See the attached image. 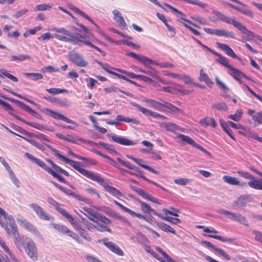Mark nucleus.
I'll list each match as a JSON object with an SVG mask.
<instances>
[{
    "mask_svg": "<svg viewBox=\"0 0 262 262\" xmlns=\"http://www.w3.org/2000/svg\"><path fill=\"white\" fill-rule=\"evenodd\" d=\"M77 25L81 27V30H79V31L83 32L85 33L83 36L79 33L70 32L64 28L54 27L52 28L51 30L58 33L62 34L64 35L58 34H54L51 35L50 33H45L38 37L37 39L39 40H47L51 38L54 37L59 40L71 42L72 44L76 45H80L81 43H83L85 45L98 50V48L97 47L93 45L90 41L85 40L86 37V34H88L89 32L88 28L81 24H77Z\"/></svg>",
    "mask_w": 262,
    "mask_h": 262,
    "instance_id": "nucleus-1",
    "label": "nucleus"
},
{
    "mask_svg": "<svg viewBox=\"0 0 262 262\" xmlns=\"http://www.w3.org/2000/svg\"><path fill=\"white\" fill-rule=\"evenodd\" d=\"M212 12L214 15L218 16L219 20H222L227 24L232 25L235 28H236L242 33L245 34L247 36L251 37L254 36V33L252 31L247 29V28L245 26L237 21L236 20L235 17L231 18L215 10H213Z\"/></svg>",
    "mask_w": 262,
    "mask_h": 262,
    "instance_id": "nucleus-2",
    "label": "nucleus"
},
{
    "mask_svg": "<svg viewBox=\"0 0 262 262\" xmlns=\"http://www.w3.org/2000/svg\"><path fill=\"white\" fill-rule=\"evenodd\" d=\"M48 202L51 205L54 206L58 213L66 218L75 228H77V227H78L77 222L75 221L72 215L68 213L64 209L60 208L59 207V204L57 202L51 198H48Z\"/></svg>",
    "mask_w": 262,
    "mask_h": 262,
    "instance_id": "nucleus-3",
    "label": "nucleus"
},
{
    "mask_svg": "<svg viewBox=\"0 0 262 262\" xmlns=\"http://www.w3.org/2000/svg\"><path fill=\"white\" fill-rule=\"evenodd\" d=\"M234 2L236 3L240 6H237L230 3H228L227 5L231 8L236 10V11H238L239 12L241 13L244 15L248 16L251 18H253L254 17L253 13L252 12L251 9L248 5L243 3L242 2L238 0H235V1H234Z\"/></svg>",
    "mask_w": 262,
    "mask_h": 262,
    "instance_id": "nucleus-4",
    "label": "nucleus"
},
{
    "mask_svg": "<svg viewBox=\"0 0 262 262\" xmlns=\"http://www.w3.org/2000/svg\"><path fill=\"white\" fill-rule=\"evenodd\" d=\"M24 249L28 255L33 261H36L37 260V248L35 244L32 240H29Z\"/></svg>",
    "mask_w": 262,
    "mask_h": 262,
    "instance_id": "nucleus-5",
    "label": "nucleus"
},
{
    "mask_svg": "<svg viewBox=\"0 0 262 262\" xmlns=\"http://www.w3.org/2000/svg\"><path fill=\"white\" fill-rule=\"evenodd\" d=\"M69 57L70 60L76 64L77 66L84 67L86 66L88 64V63L83 60L80 54L73 51L69 52Z\"/></svg>",
    "mask_w": 262,
    "mask_h": 262,
    "instance_id": "nucleus-6",
    "label": "nucleus"
},
{
    "mask_svg": "<svg viewBox=\"0 0 262 262\" xmlns=\"http://www.w3.org/2000/svg\"><path fill=\"white\" fill-rule=\"evenodd\" d=\"M99 185H101L104 188V190L108 192L112 195L119 198L122 195L121 192L117 189L110 186L107 181L101 179L99 177Z\"/></svg>",
    "mask_w": 262,
    "mask_h": 262,
    "instance_id": "nucleus-7",
    "label": "nucleus"
},
{
    "mask_svg": "<svg viewBox=\"0 0 262 262\" xmlns=\"http://www.w3.org/2000/svg\"><path fill=\"white\" fill-rule=\"evenodd\" d=\"M31 239L24 235H19L18 233L14 236V242L15 245L19 251H22L23 248L25 247L27 243Z\"/></svg>",
    "mask_w": 262,
    "mask_h": 262,
    "instance_id": "nucleus-8",
    "label": "nucleus"
},
{
    "mask_svg": "<svg viewBox=\"0 0 262 262\" xmlns=\"http://www.w3.org/2000/svg\"><path fill=\"white\" fill-rule=\"evenodd\" d=\"M107 136L108 137H111L113 142L120 144L121 145L129 146L134 145L136 144V142H134V141L129 140L123 137L118 136L116 135H111L110 134H107Z\"/></svg>",
    "mask_w": 262,
    "mask_h": 262,
    "instance_id": "nucleus-9",
    "label": "nucleus"
},
{
    "mask_svg": "<svg viewBox=\"0 0 262 262\" xmlns=\"http://www.w3.org/2000/svg\"><path fill=\"white\" fill-rule=\"evenodd\" d=\"M46 114L53 117V118L55 119H59V120H63L68 123H70V124H75V122L68 118V117L63 116V115L59 113H57V112H54L50 109H49V108H47L46 109Z\"/></svg>",
    "mask_w": 262,
    "mask_h": 262,
    "instance_id": "nucleus-10",
    "label": "nucleus"
},
{
    "mask_svg": "<svg viewBox=\"0 0 262 262\" xmlns=\"http://www.w3.org/2000/svg\"><path fill=\"white\" fill-rule=\"evenodd\" d=\"M112 221L105 216L99 215V231H108L111 232V228L109 226L111 224Z\"/></svg>",
    "mask_w": 262,
    "mask_h": 262,
    "instance_id": "nucleus-11",
    "label": "nucleus"
},
{
    "mask_svg": "<svg viewBox=\"0 0 262 262\" xmlns=\"http://www.w3.org/2000/svg\"><path fill=\"white\" fill-rule=\"evenodd\" d=\"M72 167L78 171L80 173L83 174L85 177L91 179L93 180L98 182V176H94L92 173L83 168V165H71Z\"/></svg>",
    "mask_w": 262,
    "mask_h": 262,
    "instance_id": "nucleus-12",
    "label": "nucleus"
},
{
    "mask_svg": "<svg viewBox=\"0 0 262 262\" xmlns=\"http://www.w3.org/2000/svg\"><path fill=\"white\" fill-rule=\"evenodd\" d=\"M216 45L218 48L224 51L228 56L239 61L241 60L240 58L235 54L233 50L228 45L219 42H216Z\"/></svg>",
    "mask_w": 262,
    "mask_h": 262,
    "instance_id": "nucleus-13",
    "label": "nucleus"
},
{
    "mask_svg": "<svg viewBox=\"0 0 262 262\" xmlns=\"http://www.w3.org/2000/svg\"><path fill=\"white\" fill-rule=\"evenodd\" d=\"M21 225L27 230L32 232L34 235L39 237H41L42 235L38 230L34 227V226L27 220H21L20 221Z\"/></svg>",
    "mask_w": 262,
    "mask_h": 262,
    "instance_id": "nucleus-14",
    "label": "nucleus"
},
{
    "mask_svg": "<svg viewBox=\"0 0 262 262\" xmlns=\"http://www.w3.org/2000/svg\"><path fill=\"white\" fill-rule=\"evenodd\" d=\"M113 14L114 15L113 19L116 22V23L123 29H126V24L124 21V18L123 17L122 14L117 10H114L113 11Z\"/></svg>",
    "mask_w": 262,
    "mask_h": 262,
    "instance_id": "nucleus-15",
    "label": "nucleus"
},
{
    "mask_svg": "<svg viewBox=\"0 0 262 262\" xmlns=\"http://www.w3.org/2000/svg\"><path fill=\"white\" fill-rule=\"evenodd\" d=\"M11 222L8 221H5V222H3V224L4 226H1L3 228L5 229L6 231L7 232V234H13L14 236H15L16 233H18L17 231V226L15 222V221L14 220V227L15 229L13 228V226H11L12 224H11Z\"/></svg>",
    "mask_w": 262,
    "mask_h": 262,
    "instance_id": "nucleus-16",
    "label": "nucleus"
},
{
    "mask_svg": "<svg viewBox=\"0 0 262 262\" xmlns=\"http://www.w3.org/2000/svg\"><path fill=\"white\" fill-rule=\"evenodd\" d=\"M143 101L146 103L149 106L159 111H163L165 106V104L150 99L145 98Z\"/></svg>",
    "mask_w": 262,
    "mask_h": 262,
    "instance_id": "nucleus-17",
    "label": "nucleus"
},
{
    "mask_svg": "<svg viewBox=\"0 0 262 262\" xmlns=\"http://www.w3.org/2000/svg\"><path fill=\"white\" fill-rule=\"evenodd\" d=\"M132 105L145 116H150L155 118H158V116H159V113L144 108L136 103H133Z\"/></svg>",
    "mask_w": 262,
    "mask_h": 262,
    "instance_id": "nucleus-18",
    "label": "nucleus"
},
{
    "mask_svg": "<svg viewBox=\"0 0 262 262\" xmlns=\"http://www.w3.org/2000/svg\"><path fill=\"white\" fill-rule=\"evenodd\" d=\"M126 55L138 60L139 61L144 64V65L145 66H146L147 62H148L150 64H152V62H154L152 60H151L148 58H147L146 57H145L143 55L137 54L133 52L127 53L126 54Z\"/></svg>",
    "mask_w": 262,
    "mask_h": 262,
    "instance_id": "nucleus-19",
    "label": "nucleus"
},
{
    "mask_svg": "<svg viewBox=\"0 0 262 262\" xmlns=\"http://www.w3.org/2000/svg\"><path fill=\"white\" fill-rule=\"evenodd\" d=\"M229 74L233 77L240 84L243 83L241 78L243 77L244 73L238 69L233 67V66L229 69Z\"/></svg>",
    "mask_w": 262,
    "mask_h": 262,
    "instance_id": "nucleus-20",
    "label": "nucleus"
},
{
    "mask_svg": "<svg viewBox=\"0 0 262 262\" xmlns=\"http://www.w3.org/2000/svg\"><path fill=\"white\" fill-rule=\"evenodd\" d=\"M156 250L158 252L160 253L161 255L160 257L159 258V260L161 262H176L170 258L169 255L163 251L161 248L157 247Z\"/></svg>",
    "mask_w": 262,
    "mask_h": 262,
    "instance_id": "nucleus-21",
    "label": "nucleus"
},
{
    "mask_svg": "<svg viewBox=\"0 0 262 262\" xmlns=\"http://www.w3.org/2000/svg\"><path fill=\"white\" fill-rule=\"evenodd\" d=\"M43 169L47 171L48 172L50 173L53 177L57 178L60 182L65 183V180L58 174L54 169L52 168L49 167L47 165H39Z\"/></svg>",
    "mask_w": 262,
    "mask_h": 262,
    "instance_id": "nucleus-22",
    "label": "nucleus"
},
{
    "mask_svg": "<svg viewBox=\"0 0 262 262\" xmlns=\"http://www.w3.org/2000/svg\"><path fill=\"white\" fill-rule=\"evenodd\" d=\"M53 155L61 162H64L66 163H72L73 164H80L79 162H75L72 160H70L69 158L61 155L58 150L56 149H52Z\"/></svg>",
    "mask_w": 262,
    "mask_h": 262,
    "instance_id": "nucleus-23",
    "label": "nucleus"
},
{
    "mask_svg": "<svg viewBox=\"0 0 262 262\" xmlns=\"http://www.w3.org/2000/svg\"><path fill=\"white\" fill-rule=\"evenodd\" d=\"M160 126L166 130L174 132L176 130H181V127L177 125L175 123L172 122H163L160 125Z\"/></svg>",
    "mask_w": 262,
    "mask_h": 262,
    "instance_id": "nucleus-24",
    "label": "nucleus"
},
{
    "mask_svg": "<svg viewBox=\"0 0 262 262\" xmlns=\"http://www.w3.org/2000/svg\"><path fill=\"white\" fill-rule=\"evenodd\" d=\"M84 210L85 212V214L92 221L98 223V214L97 212L95 211L91 208H85Z\"/></svg>",
    "mask_w": 262,
    "mask_h": 262,
    "instance_id": "nucleus-25",
    "label": "nucleus"
},
{
    "mask_svg": "<svg viewBox=\"0 0 262 262\" xmlns=\"http://www.w3.org/2000/svg\"><path fill=\"white\" fill-rule=\"evenodd\" d=\"M248 185L252 188L262 190V180L256 179L254 177L248 182Z\"/></svg>",
    "mask_w": 262,
    "mask_h": 262,
    "instance_id": "nucleus-26",
    "label": "nucleus"
},
{
    "mask_svg": "<svg viewBox=\"0 0 262 262\" xmlns=\"http://www.w3.org/2000/svg\"><path fill=\"white\" fill-rule=\"evenodd\" d=\"M163 73L164 75L169 76L173 78L181 79L184 80L186 82L190 81V78L185 75H181L174 73H171L167 71H163Z\"/></svg>",
    "mask_w": 262,
    "mask_h": 262,
    "instance_id": "nucleus-27",
    "label": "nucleus"
},
{
    "mask_svg": "<svg viewBox=\"0 0 262 262\" xmlns=\"http://www.w3.org/2000/svg\"><path fill=\"white\" fill-rule=\"evenodd\" d=\"M248 200L249 196L248 195H242L234 201V206L238 208L245 206Z\"/></svg>",
    "mask_w": 262,
    "mask_h": 262,
    "instance_id": "nucleus-28",
    "label": "nucleus"
},
{
    "mask_svg": "<svg viewBox=\"0 0 262 262\" xmlns=\"http://www.w3.org/2000/svg\"><path fill=\"white\" fill-rule=\"evenodd\" d=\"M216 35L219 37H225L226 38H234V33L232 31H227L223 29H216Z\"/></svg>",
    "mask_w": 262,
    "mask_h": 262,
    "instance_id": "nucleus-29",
    "label": "nucleus"
},
{
    "mask_svg": "<svg viewBox=\"0 0 262 262\" xmlns=\"http://www.w3.org/2000/svg\"><path fill=\"white\" fill-rule=\"evenodd\" d=\"M200 124L204 127L211 125L213 127L215 128L216 126V123L215 120L213 118L210 117H207L201 119L200 121Z\"/></svg>",
    "mask_w": 262,
    "mask_h": 262,
    "instance_id": "nucleus-30",
    "label": "nucleus"
},
{
    "mask_svg": "<svg viewBox=\"0 0 262 262\" xmlns=\"http://www.w3.org/2000/svg\"><path fill=\"white\" fill-rule=\"evenodd\" d=\"M146 67L149 68L151 70H143V69L138 67H135L134 68L136 69L138 71H140L142 73H143L145 74H147L148 75L151 76L154 78L158 79V76L157 75L156 72L153 70V69L151 67L148 66L147 65Z\"/></svg>",
    "mask_w": 262,
    "mask_h": 262,
    "instance_id": "nucleus-31",
    "label": "nucleus"
},
{
    "mask_svg": "<svg viewBox=\"0 0 262 262\" xmlns=\"http://www.w3.org/2000/svg\"><path fill=\"white\" fill-rule=\"evenodd\" d=\"M199 80L201 81L205 82V83L210 87H211V85L213 84V82L209 78L208 76L204 73L203 69H201L200 71Z\"/></svg>",
    "mask_w": 262,
    "mask_h": 262,
    "instance_id": "nucleus-32",
    "label": "nucleus"
},
{
    "mask_svg": "<svg viewBox=\"0 0 262 262\" xmlns=\"http://www.w3.org/2000/svg\"><path fill=\"white\" fill-rule=\"evenodd\" d=\"M116 120L117 122L124 121L127 123H132L133 124H138L140 121L135 118H130L129 117H125L122 115H117L116 117Z\"/></svg>",
    "mask_w": 262,
    "mask_h": 262,
    "instance_id": "nucleus-33",
    "label": "nucleus"
},
{
    "mask_svg": "<svg viewBox=\"0 0 262 262\" xmlns=\"http://www.w3.org/2000/svg\"><path fill=\"white\" fill-rule=\"evenodd\" d=\"M5 166L6 169L8 171L9 175L10 176L11 179L13 181L14 184L17 187L19 188V182L18 180L16 177L14 173L11 169L9 165H4Z\"/></svg>",
    "mask_w": 262,
    "mask_h": 262,
    "instance_id": "nucleus-34",
    "label": "nucleus"
},
{
    "mask_svg": "<svg viewBox=\"0 0 262 262\" xmlns=\"http://www.w3.org/2000/svg\"><path fill=\"white\" fill-rule=\"evenodd\" d=\"M157 227L165 232H169L170 233L175 234V230L171 227L170 226L163 222H159L157 223Z\"/></svg>",
    "mask_w": 262,
    "mask_h": 262,
    "instance_id": "nucleus-35",
    "label": "nucleus"
},
{
    "mask_svg": "<svg viewBox=\"0 0 262 262\" xmlns=\"http://www.w3.org/2000/svg\"><path fill=\"white\" fill-rule=\"evenodd\" d=\"M4 76L7 77L14 82L18 81V79L16 77L12 75L4 69H0V78H3Z\"/></svg>",
    "mask_w": 262,
    "mask_h": 262,
    "instance_id": "nucleus-36",
    "label": "nucleus"
},
{
    "mask_svg": "<svg viewBox=\"0 0 262 262\" xmlns=\"http://www.w3.org/2000/svg\"><path fill=\"white\" fill-rule=\"evenodd\" d=\"M4 76L7 77L14 82L18 81V79L16 77L12 75L4 69H0V78H3Z\"/></svg>",
    "mask_w": 262,
    "mask_h": 262,
    "instance_id": "nucleus-37",
    "label": "nucleus"
},
{
    "mask_svg": "<svg viewBox=\"0 0 262 262\" xmlns=\"http://www.w3.org/2000/svg\"><path fill=\"white\" fill-rule=\"evenodd\" d=\"M214 55L219 57L218 61L221 64L228 68L229 70L231 68L232 66L229 64L227 58L219 53H214Z\"/></svg>",
    "mask_w": 262,
    "mask_h": 262,
    "instance_id": "nucleus-38",
    "label": "nucleus"
},
{
    "mask_svg": "<svg viewBox=\"0 0 262 262\" xmlns=\"http://www.w3.org/2000/svg\"><path fill=\"white\" fill-rule=\"evenodd\" d=\"M223 179L224 181L230 185H239V181L235 178L229 176H225Z\"/></svg>",
    "mask_w": 262,
    "mask_h": 262,
    "instance_id": "nucleus-39",
    "label": "nucleus"
},
{
    "mask_svg": "<svg viewBox=\"0 0 262 262\" xmlns=\"http://www.w3.org/2000/svg\"><path fill=\"white\" fill-rule=\"evenodd\" d=\"M24 75L26 77L33 81H36L43 78L42 75L39 73H25Z\"/></svg>",
    "mask_w": 262,
    "mask_h": 262,
    "instance_id": "nucleus-40",
    "label": "nucleus"
},
{
    "mask_svg": "<svg viewBox=\"0 0 262 262\" xmlns=\"http://www.w3.org/2000/svg\"><path fill=\"white\" fill-rule=\"evenodd\" d=\"M52 226L55 230L61 232L63 234L71 233V231L67 227L63 225L53 223L52 224Z\"/></svg>",
    "mask_w": 262,
    "mask_h": 262,
    "instance_id": "nucleus-41",
    "label": "nucleus"
},
{
    "mask_svg": "<svg viewBox=\"0 0 262 262\" xmlns=\"http://www.w3.org/2000/svg\"><path fill=\"white\" fill-rule=\"evenodd\" d=\"M9 59L11 61H14L16 60H18L20 61H23L27 59H30V57L28 55L25 54H20L17 56L12 55L10 56Z\"/></svg>",
    "mask_w": 262,
    "mask_h": 262,
    "instance_id": "nucleus-42",
    "label": "nucleus"
},
{
    "mask_svg": "<svg viewBox=\"0 0 262 262\" xmlns=\"http://www.w3.org/2000/svg\"><path fill=\"white\" fill-rule=\"evenodd\" d=\"M178 138L182 141L186 142L188 144L192 145V146H194L195 144V141L189 136L183 134H179L178 136Z\"/></svg>",
    "mask_w": 262,
    "mask_h": 262,
    "instance_id": "nucleus-43",
    "label": "nucleus"
},
{
    "mask_svg": "<svg viewBox=\"0 0 262 262\" xmlns=\"http://www.w3.org/2000/svg\"><path fill=\"white\" fill-rule=\"evenodd\" d=\"M0 215L4 217L5 221H9L11 222V224H12L11 226H14L13 217L11 215H9L8 213H7L1 207H0ZM13 228L15 229L14 226H13Z\"/></svg>",
    "mask_w": 262,
    "mask_h": 262,
    "instance_id": "nucleus-44",
    "label": "nucleus"
},
{
    "mask_svg": "<svg viewBox=\"0 0 262 262\" xmlns=\"http://www.w3.org/2000/svg\"><path fill=\"white\" fill-rule=\"evenodd\" d=\"M114 203L118 206L123 211L127 212L129 215H130L132 217H135L136 215H137V213L135 211H133L132 210L128 208L127 207L123 206L117 201H115Z\"/></svg>",
    "mask_w": 262,
    "mask_h": 262,
    "instance_id": "nucleus-45",
    "label": "nucleus"
},
{
    "mask_svg": "<svg viewBox=\"0 0 262 262\" xmlns=\"http://www.w3.org/2000/svg\"><path fill=\"white\" fill-rule=\"evenodd\" d=\"M139 203L141 205V209L144 213H150L154 210L147 203L139 201Z\"/></svg>",
    "mask_w": 262,
    "mask_h": 262,
    "instance_id": "nucleus-46",
    "label": "nucleus"
},
{
    "mask_svg": "<svg viewBox=\"0 0 262 262\" xmlns=\"http://www.w3.org/2000/svg\"><path fill=\"white\" fill-rule=\"evenodd\" d=\"M211 107L213 109H216L219 111H227L228 110V107L225 102L214 103Z\"/></svg>",
    "mask_w": 262,
    "mask_h": 262,
    "instance_id": "nucleus-47",
    "label": "nucleus"
},
{
    "mask_svg": "<svg viewBox=\"0 0 262 262\" xmlns=\"http://www.w3.org/2000/svg\"><path fill=\"white\" fill-rule=\"evenodd\" d=\"M110 250L119 256H123L124 255L123 251L115 243H114Z\"/></svg>",
    "mask_w": 262,
    "mask_h": 262,
    "instance_id": "nucleus-48",
    "label": "nucleus"
},
{
    "mask_svg": "<svg viewBox=\"0 0 262 262\" xmlns=\"http://www.w3.org/2000/svg\"><path fill=\"white\" fill-rule=\"evenodd\" d=\"M40 219L43 220L50 221V220H52L53 217L48 214L46 211L42 208L39 213L37 214Z\"/></svg>",
    "mask_w": 262,
    "mask_h": 262,
    "instance_id": "nucleus-49",
    "label": "nucleus"
},
{
    "mask_svg": "<svg viewBox=\"0 0 262 262\" xmlns=\"http://www.w3.org/2000/svg\"><path fill=\"white\" fill-rule=\"evenodd\" d=\"M242 112L241 110H237L233 115H230L228 117L235 121H239L242 117Z\"/></svg>",
    "mask_w": 262,
    "mask_h": 262,
    "instance_id": "nucleus-50",
    "label": "nucleus"
},
{
    "mask_svg": "<svg viewBox=\"0 0 262 262\" xmlns=\"http://www.w3.org/2000/svg\"><path fill=\"white\" fill-rule=\"evenodd\" d=\"M205 236L220 240L223 242H231L232 239L228 237H223L220 235L207 234Z\"/></svg>",
    "mask_w": 262,
    "mask_h": 262,
    "instance_id": "nucleus-51",
    "label": "nucleus"
},
{
    "mask_svg": "<svg viewBox=\"0 0 262 262\" xmlns=\"http://www.w3.org/2000/svg\"><path fill=\"white\" fill-rule=\"evenodd\" d=\"M153 62L152 64H156L161 68H173L174 67L172 63L168 62L159 63L154 60H153Z\"/></svg>",
    "mask_w": 262,
    "mask_h": 262,
    "instance_id": "nucleus-52",
    "label": "nucleus"
},
{
    "mask_svg": "<svg viewBox=\"0 0 262 262\" xmlns=\"http://www.w3.org/2000/svg\"><path fill=\"white\" fill-rule=\"evenodd\" d=\"M215 80V82H216V84L220 88V89H221L223 91H224L225 92H227L229 91V88L227 86V85L225 83H224L223 82L220 81V80L218 77H216Z\"/></svg>",
    "mask_w": 262,
    "mask_h": 262,
    "instance_id": "nucleus-53",
    "label": "nucleus"
},
{
    "mask_svg": "<svg viewBox=\"0 0 262 262\" xmlns=\"http://www.w3.org/2000/svg\"><path fill=\"white\" fill-rule=\"evenodd\" d=\"M252 119L256 123V125L262 124V112L256 113L252 116Z\"/></svg>",
    "mask_w": 262,
    "mask_h": 262,
    "instance_id": "nucleus-54",
    "label": "nucleus"
},
{
    "mask_svg": "<svg viewBox=\"0 0 262 262\" xmlns=\"http://www.w3.org/2000/svg\"><path fill=\"white\" fill-rule=\"evenodd\" d=\"M104 91L106 92V93H111V92H120L127 96L129 95V93L128 92H124V91H123L122 90H121L120 89L115 87V86H111V87H110V88H105L104 89Z\"/></svg>",
    "mask_w": 262,
    "mask_h": 262,
    "instance_id": "nucleus-55",
    "label": "nucleus"
},
{
    "mask_svg": "<svg viewBox=\"0 0 262 262\" xmlns=\"http://www.w3.org/2000/svg\"><path fill=\"white\" fill-rule=\"evenodd\" d=\"M46 91L52 94L55 95L58 94L60 93H62L63 92H67V90L65 89H61L59 88H50L46 89Z\"/></svg>",
    "mask_w": 262,
    "mask_h": 262,
    "instance_id": "nucleus-56",
    "label": "nucleus"
},
{
    "mask_svg": "<svg viewBox=\"0 0 262 262\" xmlns=\"http://www.w3.org/2000/svg\"><path fill=\"white\" fill-rule=\"evenodd\" d=\"M214 250L218 254L224 257L226 259L230 260L231 259L230 256L222 249L215 247Z\"/></svg>",
    "mask_w": 262,
    "mask_h": 262,
    "instance_id": "nucleus-57",
    "label": "nucleus"
},
{
    "mask_svg": "<svg viewBox=\"0 0 262 262\" xmlns=\"http://www.w3.org/2000/svg\"><path fill=\"white\" fill-rule=\"evenodd\" d=\"M214 250L218 254L224 257L226 259L230 260L231 259L230 256L222 249L215 247Z\"/></svg>",
    "mask_w": 262,
    "mask_h": 262,
    "instance_id": "nucleus-58",
    "label": "nucleus"
},
{
    "mask_svg": "<svg viewBox=\"0 0 262 262\" xmlns=\"http://www.w3.org/2000/svg\"><path fill=\"white\" fill-rule=\"evenodd\" d=\"M162 220L170 222L173 224H178L181 223V221L178 218H174L170 216L162 217Z\"/></svg>",
    "mask_w": 262,
    "mask_h": 262,
    "instance_id": "nucleus-59",
    "label": "nucleus"
},
{
    "mask_svg": "<svg viewBox=\"0 0 262 262\" xmlns=\"http://www.w3.org/2000/svg\"><path fill=\"white\" fill-rule=\"evenodd\" d=\"M52 8L51 5L50 4H40L37 5L34 11H46L48 9H51Z\"/></svg>",
    "mask_w": 262,
    "mask_h": 262,
    "instance_id": "nucleus-60",
    "label": "nucleus"
},
{
    "mask_svg": "<svg viewBox=\"0 0 262 262\" xmlns=\"http://www.w3.org/2000/svg\"><path fill=\"white\" fill-rule=\"evenodd\" d=\"M174 182L176 184L181 185V186H184L186 185V184L189 183L191 182V180L185 179V178H180V179H175L174 180Z\"/></svg>",
    "mask_w": 262,
    "mask_h": 262,
    "instance_id": "nucleus-61",
    "label": "nucleus"
},
{
    "mask_svg": "<svg viewBox=\"0 0 262 262\" xmlns=\"http://www.w3.org/2000/svg\"><path fill=\"white\" fill-rule=\"evenodd\" d=\"M42 72H48V73H53L55 72H59V69L57 68H55L52 66H49L47 67H45L41 69V70Z\"/></svg>",
    "mask_w": 262,
    "mask_h": 262,
    "instance_id": "nucleus-62",
    "label": "nucleus"
},
{
    "mask_svg": "<svg viewBox=\"0 0 262 262\" xmlns=\"http://www.w3.org/2000/svg\"><path fill=\"white\" fill-rule=\"evenodd\" d=\"M19 106L20 108H21L24 111H26L27 112L30 113V114H34L36 112L33 110L30 106L26 105L23 102H19Z\"/></svg>",
    "mask_w": 262,
    "mask_h": 262,
    "instance_id": "nucleus-63",
    "label": "nucleus"
},
{
    "mask_svg": "<svg viewBox=\"0 0 262 262\" xmlns=\"http://www.w3.org/2000/svg\"><path fill=\"white\" fill-rule=\"evenodd\" d=\"M165 106L164 107H166L168 109H169L171 112H174V113H178L179 111L180 110L177 108L176 106L172 104L171 103H170L168 102H164Z\"/></svg>",
    "mask_w": 262,
    "mask_h": 262,
    "instance_id": "nucleus-64",
    "label": "nucleus"
}]
</instances>
